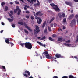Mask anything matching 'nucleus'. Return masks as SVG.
Wrapping results in <instances>:
<instances>
[{
	"mask_svg": "<svg viewBox=\"0 0 78 78\" xmlns=\"http://www.w3.org/2000/svg\"><path fill=\"white\" fill-rule=\"evenodd\" d=\"M20 45L22 47H23V46L25 45V47L29 50H31L32 48V44L30 42H26L25 43H21L20 44Z\"/></svg>",
	"mask_w": 78,
	"mask_h": 78,
	"instance_id": "nucleus-1",
	"label": "nucleus"
},
{
	"mask_svg": "<svg viewBox=\"0 0 78 78\" xmlns=\"http://www.w3.org/2000/svg\"><path fill=\"white\" fill-rule=\"evenodd\" d=\"M50 5L52 7V9H54L55 11H58V12L61 11V10L59 9V7H58V5L54 4L53 3L50 4Z\"/></svg>",
	"mask_w": 78,
	"mask_h": 78,
	"instance_id": "nucleus-2",
	"label": "nucleus"
},
{
	"mask_svg": "<svg viewBox=\"0 0 78 78\" xmlns=\"http://www.w3.org/2000/svg\"><path fill=\"white\" fill-rule=\"evenodd\" d=\"M24 73H23V74L24 75V76H25L26 77H28L29 76H30V75H31L30 73L28 71L26 70L24 72ZM26 73H27L29 76H27V74Z\"/></svg>",
	"mask_w": 78,
	"mask_h": 78,
	"instance_id": "nucleus-3",
	"label": "nucleus"
},
{
	"mask_svg": "<svg viewBox=\"0 0 78 78\" xmlns=\"http://www.w3.org/2000/svg\"><path fill=\"white\" fill-rule=\"evenodd\" d=\"M35 19L36 20H37V23L39 24V25H40V24L42 22V19H41V18L40 17H35Z\"/></svg>",
	"mask_w": 78,
	"mask_h": 78,
	"instance_id": "nucleus-4",
	"label": "nucleus"
},
{
	"mask_svg": "<svg viewBox=\"0 0 78 78\" xmlns=\"http://www.w3.org/2000/svg\"><path fill=\"white\" fill-rule=\"evenodd\" d=\"M75 23H76V20H75V19H74L72 20L71 23H70V26H71V27H72L73 25H75Z\"/></svg>",
	"mask_w": 78,
	"mask_h": 78,
	"instance_id": "nucleus-5",
	"label": "nucleus"
},
{
	"mask_svg": "<svg viewBox=\"0 0 78 78\" xmlns=\"http://www.w3.org/2000/svg\"><path fill=\"white\" fill-rule=\"evenodd\" d=\"M45 56L46 58L48 59H54V57H52L49 54L45 55Z\"/></svg>",
	"mask_w": 78,
	"mask_h": 78,
	"instance_id": "nucleus-6",
	"label": "nucleus"
},
{
	"mask_svg": "<svg viewBox=\"0 0 78 78\" xmlns=\"http://www.w3.org/2000/svg\"><path fill=\"white\" fill-rule=\"evenodd\" d=\"M55 57L57 58H63V56H61V55L57 53L55 55Z\"/></svg>",
	"mask_w": 78,
	"mask_h": 78,
	"instance_id": "nucleus-7",
	"label": "nucleus"
},
{
	"mask_svg": "<svg viewBox=\"0 0 78 78\" xmlns=\"http://www.w3.org/2000/svg\"><path fill=\"white\" fill-rule=\"evenodd\" d=\"M16 8H17V9H18L17 14L18 16H19L20 14V12H21V10L19 9V6H17Z\"/></svg>",
	"mask_w": 78,
	"mask_h": 78,
	"instance_id": "nucleus-8",
	"label": "nucleus"
},
{
	"mask_svg": "<svg viewBox=\"0 0 78 78\" xmlns=\"http://www.w3.org/2000/svg\"><path fill=\"white\" fill-rule=\"evenodd\" d=\"M65 3L66 4V5H69V6H71L72 5V3L70 2H68L67 1L65 2Z\"/></svg>",
	"mask_w": 78,
	"mask_h": 78,
	"instance_id": "nucleus-9",
	"label": "nucleus"
},
{
	"mask_svg": "<svg viewBox=\"0 0 78 78\" xmlns=\"http://www.w3.org/2000/svg\"><path fill=\"white\" fill-rule=\"evenodd\" d=\"M37 43L39 44V45H40L41 46H42V47H45V48H46V47L45 46V44H44V45L43 44L41 43L40 42L37 41Z\"/></svg>",
	"mask_w": 78,
	"mask_h": 78,
	"instance_id": "nucleus-10",
	"label": "nucleus"
},
{
	"mask_svg": "<svg viewBox=\"0 0 78 78\" xmlns=\"http://www.w3.org/2000/svg\"><path fill=\"white\" fill-rule=\"evenodd\" d=\"M41 13V12L39 11H38L36 13V15L37 16H38V15H39V16H42V15H43V14H42V13Z\"/></svg>",
	"mask_w": 78,
	"mask_h": 78,
	"instance_id": "nucleus-11",
	"label": "nucleus"
},
{
	"mask_svg": "<svg viewBox=\"0 0 78 78\" xmlns=\"http://www.w3.org/2000/svg\"><path fill=\"white\" fill-rule=\"evenodd\" d=\"M25 27V28H27L28 30H29V31H30L31 32L32 31V29H31V28H30V27H29L27 25Z\"/></svg>",
	"mask_w": 78,
	"mask_h": 78,
	"instance_id": "nucleus-12",
	"label": "nucleus"
},
{
	"mask_svg": "<svg viewBox=\"0 0 78 78\" xmlns=\"http://www.w3.org/2000/svg\"><path fill=\"white\" fill-rule=\"evenodd\" d=\"M46 23H47V21H44L42 25V28H44V27H45V25H46Z\"/></svg>",
	"mask_w": 78,
	"mask_h": 78,
	"instance_id": "nucleus-13",
	"label": "nucleus"
},
{
	"mask_svg": "<svg viewBox=\"0 0 78 78\" xmlns=\"http://www.w3.org/2000/svg\"><path fill=\"white\" fill-rule=\"evenodd\" d=\"M74 17V14H72L70 15L69 16V19H72Z\"/></svg>",
	"mask_w": 78,
	"mask_h": 78,
	"instance_id": "nucleus-14",
	"label": "nucleus"
},
{
	"mask_svg": "<svg viewBox=\"0 0 78 78\" xmlns=\"http://www.w3.org/2000/svg\"><path fill=\"white\" fill-rule=\"evenodd\" d=\"M9 41V39H6L5 40V42L7 44H9L10 43Z\"/></svg>",
	"mask_w": 78,
	"mask_h": 78,
	"instance_id": "nucleus-15",
	"label": "nucleus"
},
{
	"mask_svg": "<svg viewBox=\"0 0 78 78\" xmlns=\"http://www.w3.org/2000/svg\"><path fill=\"white\" fill-rule=\"evenodd\" d=\"M18 24H19L20 25H23V23L22 22H18Z\"/></svg>",
	"mask_w": 78,
	"mask_h": 78,
	"instance_id": "nucleus-16",
	"label": "nucleus"
},
{
	"mask_svg": "<svg viewBox=\"0 0 78 78\" xmlns=\"http://www.w3.org/2000/svg\"><path fill=\"white\" fill-rule=\"evenodd\" d=\"M43 55H48V52L47 51H45L43 53Z\"/></svg>",
	"mask_w": 78,
	"mask_h": 78,
	"instance_id": "nucleus-17",
	"label": "nucleus"
},
{
	"mask_svg": "<svg viewBox=\"0 0 78 78\" xmlns=\"http://www.w3.org/2000/svg\"><path fill=\"white\" fill-rule=\"evenodd\" d=\"M54 19H55V18H53L52 19H51V20L49 22V23H51V22H52L53 21V20H54Z\"/></svg>",
	"mask_w": 78,
	"mask_h": 78,
	"instance_id": "nucleus-18",
	"label": "nucleus"
},
{
	"mask_svg": "<svg viewBox=\"0 0 78 78\" xmlns=\"http://www.w3.org/2000/svg\"><path fill=\"white\" fill-rule=\"evenodd\" d=\"M8 20L9 22H12L13 21V19H11L10 18H8Z\"/></svg>",
	"mask_w": 78,
	"mask_h": 78,
	"instance_id": "nucleus-19",
	"label": "nucleus"
},
{
	"mask_svg": "<svg viewBox=\"0 0 78 78\" xmlns=\"http://www.w3.org/2000/svg\"><path fill=\"white\" fill-rule=\"evenodd\" d=\"M64 45H65V46H67V47H69V46H70V45H71V44H69L67 43L64 44Z\"/></svg>",
	"mask_w": 78,
	"mask_h": 78,
	"instance_id": "nucleus-20",
	"label": "nucleus"
},
{
	"mask_svg": "<svg viewBox=\"0 0 78 78\" xmlns=\"http://www.w3.org/2000/svg\"><path fill=\"white\" fill-rule=\"evenodd\" d=\"M49 39L50 41H54V39L50 37H49Z\"/></svg>",
	"mask_w": 78,
	"mask_h": 78,
	"instance_id": "nucleus-21",
	"label": "nucleus"
},
{
	"mask_svg": "<svg viewBox=\"0 0 78 78\" xmlns=\"http://www.w3.org/2000/svg\"><path fill=\"white\" fill-rule=\"evenodd\" d=\"M5 11H8V6H5Z\"/></svg>",
	"mask_w": 78,
	"mask_h": 78,
	"instance_id": "nucleus-22",
	"label": "nucleus"
},
{
	"mask_svg": "<svg viewBox=\"0 0 78 78\" xmlns=\"http://www.w3.org/2000/svg\"><path fill=\"white\" fill-rule=\"evenodd\" d=\"M30 18L31 19V20H33L34 19V16H32L30 17Z\"/></svg>",
	"mask_w": 78,
	"mask_h": 78,
	"instance_id": "nucleus-23",
	"label": "nucleus"
},
{
	"mask_svg": "<svg viewBox=\"0 0 78 78\" xmlns=\"http://www.w3.org/2000/svg\"><path fill=\"white\" fill-rule=\"evenodd\" d=\"M69 78H76V77H74L73 76H72V75H70L69 76Z\"/></svg>",
	"mask_w": 78,
	"mask_h": 78,
	"instance_id": "nucleus-24",
	"label": "nucleus"
},
{
	"mask_svg": "<svg viewBox=\"0 0 78 78\" xmlns=\"http://www.w3.org/2000/svg\"><path fill=\"white\" fill-rule=\"evenodd\" d=\"M2 69H4V70H5V71H6V68L5 67V66H2Z\"/></svg>",
	"mask_w": 78,
	"mask_h": 78,
	"instance_id": "nucleus-25",
	"label": "nucleus"
},
{
	"mask_svg": "<svg viewBox=\"0 0 78 78\" xmlns=\"http://www.w3.org/2000/svg\"><path fill=\"white\" fill-rule=\"evenodd\" d=\"M9 15L12 19L13 18V16L10 13H9Z\"/></svg>",
	"mask_w": 78,
	"mask_h": 78,
	"instance_id": "nucleus-26",
	"label": "nucleus"
},
{
	"mask_svg": "<svg viewBox=\"0 0 78 78\" xmlns=\"http://www.w3.org/2000/svg\"><path fill=\"white\" fill-rule=\"evenodd\" d=\"M62 40V37H60L58 39V41H61Z\"/></svg>",
	"mask_w": 78,
	"mask_h": 78,
	"instance_id": "nucleus-27",
	"label": "nucleus"
},
{
	"mask_svg": "<svg viewBox=\"0 0 78 78\" xmlns=\"http://www.w3.org/2000/svg\"><path fill=\"white\" fill-rule=\"evenodd\" d=\"M31 3H33V2H36V0H31Z\"/></svg>",
	"mask_w": 78,
	"mask_h": 78,
	"instance_id": "nucleus-28",
	"label": "nucleus"
},
{
	"mask_svg": "<svg viewBox=\"0 0 78 78\" xmlns=\"http://www.w3.org/2000/svg\"><path fill=\"white\" fill-rule=\"evenodd\" d=\"M24 31L26 33H27V34H28V31L26 30V29H24Z\"/></svg>",
	"mask_w": 78,
	"mask_h": 78,
	"instance_id": "nucleus-29",
	"label": "nucleus"
},
{
	"mask_svg": "<svg viewBox=\"0 0 78 78\" xmlns=\"http://www.w3.org/2000/svg\"><path fill=\"white\" fill-rule=\"evenodd\" d=\"M5 5V3L4 2H2L1 3V6H3L4 5Z\"/></svg>",
	"mask_w": 78,
	"mask_h": 78,
	"instance_id": "nucleus-30",
	"label": "nucleus"
},
{
	"mask_svg": "<svg viewBox=\"0 0 78 78\" xmlns=\"http://www.w3.org/2000/svg\"><path fill=\"white\" fill-rule=\"evenodd\" d=\"M19 10V9H17V8L16 9L14 10V12L15 13H16L17 12V11Z\"/></svg>",
	"mask_w": 78,
	"mask_h": 78,
	"instance_id": "nucleus-31",
	"label": "nucleus"
},
{
	"mask_svg": "<svg viewBox=\"0 0 78 78\" xmlns=\"http://www.w3.org/2000/svg\"><path fill=\"white\" fill-rule=\"evenodd\" d=\"M45 39V36H44L43 37L40 39V40H44Z\"/></svg>",
	"mask_w": 78,
	"mask_h": 78,
	"instance_id": "nucleus-32",
	"label": "nucleus"
},
{
	"mask_svg": "<svg viewBox=\"0 0 78 78\" xmlns=\"http://www.w3.org/2000/svg\"><path fill=\"white\" fill-rule=\"evenodd\" d=\"M52 37H56V35L55 34H53L52 35Z\"/></svg>",
	"mask_w": 78,
	"mask_h": 78,
	"instance_id": "nucleus-33",
	"label": "nucleus"
},
{
	"mask_svg": "<svg viewBox=\"0 0 78 78\" xmlns=\"http://www.w3.org/2000/svg\"><path fill=\"white\" fill-rule=\"evenodd\" d=\"M11 14V15H13V14H14V12L13 11H10V12Z\"/></svg>",
	"mask_w": 78,
	"mask_h": 78,
	"instance_id": "nucleus-34",
	"label": "nucleus"
},
{
	"mask_svg": "<svg viewBox=\"0 0 78 78\" xmlns=\"http://www.w3.org/2000/svg\"><path fill=\"white\" fill-rule=\"evenodd\" d=\"M48 30H49L50 31H51V27H50L49 26H48Z\"/></svg>",
	"mask_w": 78,
	"mask_h": 78,
	"instance_id": "nucleus-35",
	"label": "nucleus"
},
{
	"mask_svg": "<svg viewBox=\"0 0 78 78\" xmlns=\"http://www.w3.org/2000/svg\"><path fill=\"white\" fill-rule=\"evenodd\" d=\"M58 16H59L60 18H61L62 16H61V13H58Z\"/></svg>",
	"mask_w": 78,
	"mask_h": 78,
	"instance_id": "nucleus-36",
	"label": "nucleus"
},
{
	"mask_svg": "<svg viewBox=\"0 0 78 78\" xmlns=\"http://www.w3.org/2000/svg\"><path fill=\"white\" fill-rule=\"evenodd\" d=\"M15 3H16V4H17V5H19V2L16 1H15Z\"/></svg>",
	"mask_w": 78,
	"mask_h": 78,
	"instance_id": "nucleus-37",
	"label": "nucleus"
},
{
	"mask_svg": "<svg viewBox=\"0 0 78 78\" xmlns=\"http://www.w3.org/2000/svg\"><path fill=\"white\" fill-rule=\"evenodd\" d=\"M70 42V40H69L68 41H65L66 43H69V42Z\"/></svg>",
	"mask_w": 78,
	"mask_h": 78,
	"instance_id": "nucleus-38",
	"label": "nucleus"
},
{
	"mask_svg": "<svg viewBox=\"0 0 78 78\" xmlns=\"http://www.w3.org/2000/svg\"><path fill=\"white\" fill-rule=\"evenodd\" d=\"M39 29V27L38 26H36V30H37Z\"/></svg>",
	"mask_w": 78,
	"mask_h": 78,
	"instance_id": "nucleus-39",
	"label": "nucleus"
},
{
	"mask_svg": "<svg viewBox=\"0 0 78 78\" xmlns=\"http://www.w3.org/2000/svg\"><path fill=\"white\" fill-rule=\"evenodd\" d=\"M62 16L63 17H66V15H65V14L63 13L62 14Z\"/></svg>",
	"mask_w": 78,
	"mask_h": 78,
	"instance_id": "nucleus-40",
	"label": "nucleus"
},
{
	"mask_svg": "<svg viewBox=\"0 0 78 78\" xmlns=\"http://www.w3.org/2000/svg\"><path fill=\"white\" fill-rule=\"evenodd\" d=\"M34 31L35 35H37V33H36V29L34 30Z\"/></svg>",
	"mask_w": 78,
	"mask_h": 78,
	"instance_id": "nucleus-41",
	"label": "nucleus"
},
{
	"mask_svg": "<svg viewBox=\"0 0 78 78\" xmlns=\"http://www.w3.org/2000/svg\"><path fill=\"white\" fill-rule=\"evenodd\" d=\"M63 22L64 23L66 22V19H64L63 20Z\"/></svg>",
	"mask_w": 78,
	"mask_h": 78,
	"instance_id": "nucleus-42",
	"label": "nucleus"
},
{
	"mask_svg": "<svg viewBox=\"0 0 78 78\" xmlns=\"http://www.w3.org/2000/svg\"><path fill=\"white\" fill-rule=\"evenodd\" d=\"M40 31H41V30L39 29H38V30H37L36 33H39V32Z\"/></svg>",
	"mask_w": 78,
	"mask_h": 78,
	"instance_id": "nucleus-43",
	"label": "nucleus"
},
{
	"mask_svg": "<svg viewBox=\"0 0 78 78\" xmlns=\"http://www.w3.org/2000/svg\"><path fill=\"white\" fill-rule=\"evenodd\" d=\"M10 44H11V47H12V46H13V45H14V44H13V43L10 42Z\"/></svg>",
	"mask_w": 78,
	"mask_h": 78,
	"instance_id": "nucleus-44",
	"label": "nucleus"
},
{
	"mask_svg": "<svg viewBox=\"0 0 78 78\" xmlns=\"http://www.w3.org/2000/svg\"><path fill=\"white\" fill-rule=\"evenodd\" d=\"M38 3H37V6H40V3H39V1H37Z\"/></svg>",
	"mask_w": 78,
	"mask_h": 78,
	"instance_id": "nucleus-45",
	"label": "nucleus"
},
{
	"mask_svg": "<svg viewBox=\"0 0 78 78\" xmlns=\"http://www.w3.org/2000/svg\"><path fill=\"white\" fill-rule=\"evenodd\" d=\"M76 42H78V36H77V39L76 40Z\"/></svg>",
	"mask_w": 78,
	"mask_h": 78,
	"instance_id": "nucleus-46",
	"label": "nucleus"
},
{
	"mask_svg": "<svg viewBox=\"0 0 78 78\" xmlns=\"http://www.w3.org/2000/svg\"><path fill=\"white\" fill-rule=\"evenodd\" d=\"M26 14H30V12H29V11H28L27 10L26 12Z\"/></svg>",
	"mask_w": 78,
	"mask_h": 78,
	"instance_id": "nucleus-47",
	"label": "nucleus"
},
{
	"mask_svg": "<svg viewBox=\"0 0 78 78\" xmlns=\"http://www.w3.org/2000/svg\"><path fill=\"white\" fill-rule=\"evenodd\" d=\"M47 31V29H46L44 30V33H46Z\"/></svg>",
	"mask_w": 78,
	"mask_h": 78,
	"instance_id": "nucleus-48",
	"label": "nucleus"
},
{
	"mask_svg": "<svg viewBox=\"0 0 78 78\" xmlns=\"http://www.w3.org/2000/svg\"><path fill=\"white\" fill-rule=\"evenodd\" d=\"M58 27V25L57 24L55 23L54 24V27Z\"/></svg>",
	"mask_w": 78,
	"mask_h": 78,
	"instance_id": "nucleus-49",
	"label": "nucleus"
},
{
	"mask_svg": "<svg viewBox=\"0 0 78 78\" xmlns=\"http://www.w3.org/2000/svg\"><path fill=\"white\" fill-rule=\"evenodd\" d=\"M12 27H13V28H15V27H16V25L14 24H13L12 25Z\"/></svg>",
	"mask_w": 78,
	"mask_h": 78,
	"instance_id": "nucleus-50",
	"label": "nucleus"
},
{
	"mask_svg": "<svg viewBox=\"0 0 78 78\" xmlns=\"http://www.w3.org/2000/svg\"><path fill=\"white\" fill-rule=\"evenodd\" d=\"M49 3H51L52 0H48Z\"/></svg>",
	"mask_w": 78,
	"mask_h": 78,
	"instance_id": "nucleus-51",
	"label": "nucleus"
},
{
	"mask_svg": "<svg viewBox=\"0 0 78 78\" xmlns=\"http://www.w3.org/2000/svg\"><path fill=\"white\" fill-rule=\"evenodd\" d=\"M26 17L27 18V19H29V16L26 15Z\"/></svg>",
	"mask_w": 78,
	"mask_h": 78,
	"instance_id": "nucleus-52",
	"label": "nucleus"
},
{
	"mask_svg": "<svg viewBox=\"0 0 78 78\" xmlns=\"http://www.w3.org/2000/svg\"><path fill=\"white\" fill-rule=\"evenodd\" d=\"M75 17L76 19L78 18V15H76L75 16Z\"/></svg>",
	"mask_w": 78,
	"mask_h": 78,
	"instance_id": "nucleus-53",
	"label": "nucleus"
},
{
	"mask_svg": "<svg viewBox=\"0 0 78 78\" xmlns=\"http://www.w3.org/2000/svg\"><path fill=\"white\" fill-rule=\"evenodd\" d=\"M73 0V1H74L75 2H78V0Z\"/></svg>",
	"mask_w": 78,
	"mask_h": 78,
	"instance_id": "nucleus-54",
	"label": "nucleus"
},
{
	"mask_svg": "<svg viewBox=\"0 0 78 78\" xmlns=\"http://www.w3.org/2000/svg\"><path fill=\"white\" fill-rule=\"evenodd\" d=\"M74 58H75V59H78V58H77V56H74Z\"/></svg>",
	"mask_w": 78,
	"mask_h": 78,
	"instance_id": "nucleus-55",
	"label": "nucleus"
},
{
	"mask_svg": "<svg viewBox=\"0 0 78 78\" xmlns=\"http://www.w3.org/2000/svg\"><path fill=\"white\" fill-rule=\"evenodd\" d=\"M73 12V10H72L71 11V13H72Z\"/></svg>",
	"mask_w": 78,
	"mask_h": 78,
	"instance_id": "nucleus-56",
	"label": "nucleus"
},
{
	"mask_svg": "<svg viewBox=\"0 0 78 78\" xmlns=\"http://www.w3.org/2000/svg\"><path fill=\"white\" fill-rule=\"evenodd\" d=\"M24 10H27V8L26 7H24Z\"/></svg>",
	"mask_w": 78,
	"mask_h": 78,
	"instance_id": "nucleus-57",
	"label": "nucleus"
},
{
	"mask_svg": "<svg viewBox=\"0 0 78 78\" xmlns=\"http://www.w3.org/2000/svg\"><path fill=\"white\" fill-rule=\"evenodd\" d=\"M2 25H5V23H4L3 22H2Z\"/></svg>",
	"mask_w": 78,
	"mask_h": 78,
	"instance_id": "nucleus-58",
	"label": "nucleus"
},
{
	"mask_svg": "<svg viewBox=\"0 0 78 78\" xmlns=\"http://www.w3.org/2000/svg\"><path fill=\"white\" fill-rule=\"evenodd\" d=\"M25 7H26V8H29V6H28L27 5H25Z\"/></svg>",
	"mask_w": 78,
	"mask_h": 78,
	"instance_id": "nucleus-59",
	"label": "nucleus"
},
{
	"mask_svg": "<svg viewBox=\"0 0 78 78\" xmlns=\"http://www.w3.org/2000/svg\"><path fill=\"white\" fill-rule=\"evenodd\" d=\"M10 5H13V2H10Z\"/></svg>",
	"mask_w": 78,
	"mask_h": 78,
	"instance_id": "nucleus-60",
	"label": "nucleus"
},
{
	"mask_svg": "<svg viewBox=\"0 0 78 78\" xmlns=\"http://www.w3.org/2000/svg\"><path fill=\"white\" fill-rule=\"evenodd\" d=\"M51 27H53V24H51Z\"/></svg>",
	"mask_w": 78,
	"mask_h": 78,
	"instance_id": "nucleus-61",
	"label": "nucleus"
},
{
	"mask_svg": "<svg viewBox=\"0 0 78 78\" xmlns=\"http://www.w3.org/2000/svg\"><path fill=\"white\" fill-rule=\"evenodd\" d=\"M27 1L28 2H29L30 3H31V1H30V0H27Z\"/></svg>",
	"mask_w": 78,
	"mask_h": 78,
	"instance_id": "nucleus-62",
	"label": "nucleus"
},
{
	"mask_svg": "<svg viewBox=\"0 0 78 78\" xmlns=\"http://www.w3.org/2000/svg\"><path fill=\"white\" fill-rule=\"evenodd\" d=\"M3 32V30H1L0 32L1 33H2Z\"/></svg>",
	"mask_w": 78,
	"mask_h": 78,
	"instance_id": "nucleus-63",
	"label": "nucleus"
},
{
	"mask_svg": "<svg viewBox=\"0 0 78 78\" xmlns=\"http://www.w3.org/2000/svg\"><path fill=\"white\" fill-rule=\"evenodd\" d=\"M66 28V27H63V30H64Z\"/></svg>",
	"mask_w": 78,
	"mask_h": 78,
	"instance_id": "nucleus-64",
	"label": "nucleus"
}]
</instances>
